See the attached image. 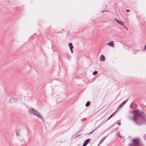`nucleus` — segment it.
I'll return each mask as SVG.
<instances>
[{
    "mask_svg": "<svg viewBox=\"0 0 146 146\" xmlns=\"http://www.w3.org/2000/svg\"><path fill=\"white\" fill-rule=\"evenodd\" d=\"M145 114L143 111L137 110V125H142L146 122V119L144 117Z\"/></svg>",
    "mask_w": 146,
    "mask_h": 146,
    "instance_id": "1",
    "label": "nucleus"
},
{
    "mask_svg": "<svg viewBox=\"0 0 146 146\" xmlns=\"http://www.w3.org/2000/svg\"><path fill=\"white\" fill-rule=\"evenodd\" d=\"M29 112L30 113L40 118L43 121V118L38 111L33 108H31L29 110Z\"/></svg>",
    "mask_w": 146,
    "mask_h": 146,
    "instance_id": "2",
    "label": "nucleus"
},
{
    "mask_svg": "<svg viewBox=\"0 0 146 146\" xmlns=\"http://www.w3.org/2000/svg\"><path fill=\"white\" fill-rule=\"evenodd\" d=\"M130 112L133 115V117H131V119L135 123H137V110L131 111Z\"/></svg>",
    "mask_w": 146,
    "mask_h": 146,
    "instance_id": "3",
    "label": "nucleus"
},
{
    "mask_svg": "<svg viewBox=\"0 0 146 146\" xmlns=\"http://www.w3.org/2000/svg\"><path fill=\"white\" fill-rule=\"evenodd\" d=\"M132 143L129 144L128 146H137V138L132 140Z\"/></svg>",
    "mask_w": 146,
    "mask_h": 146,
    "instance_id": "4",
    "label": "nucleus"
},
{
    "mask_svg": "<svg viewBox=\"0 0 146 146\" xmlns=\"http://www.w3.org/2000/svg\"><path fill=\"white\" fill-rule=\"evenodd\" d=\"M91 141L90 139H88L86 140L84 142L83 145L82 146H86Z\"/></svg>",
    "mask_w": 146,
    "mask_h": 146,
    "instance_id": "5",
    "label": "nucleus"
},
{
    "mask_svg": "<svg viewBox=\"0 0 146 146\" xmlns=\"http://www.w3.org/2000/svg\"><path fill=\"white\" fill-rule=\"evenodd\" d=\"M107 45L109 46H111L112 47H113L114 46V42L113 41H111L109 42H108Z\"/></svg>",
    "mask_w": 146,
    "mask_h": 146,
    "instance_id": "6",
    "label": "nucleus"
},
{
    "mask_svg": "<svg viewBox=\"0 0 146 146\" xmlns=\"http://www.w3.org/2000/svg\"><path fill=\"white\" fill-rule=\"evenodd\" d=\"M127 101H124L118 107L117 109H119L122 107Z\"/></svg>",
    "mask_w": 146,
    "mask_h": 146,
    "instance_id": "7",
    "label": "nucleus"
},
{
    "mask_svg": "<svg viewBox=\"0 0 146 146\" xmlns=\"http://www.w3.org/2000/svg\"><path fill=\"white\" fill-rule=\"evenodd\" d=\"M130 107L131 108L134 110L137 107V105H135L133 103H132L130 105Z\"/></svg>",
    "mask_w": 146,
    "mask_h": 146,
    "instance_id": "8",
    "label": "nucleus"
},
{
    "mask_svg": "<svg viewBox=\"0 0 146 146\" xmlns=\"http://www.w3.org/2000/svg\"><path fill=\"white\" fill-rule=\"evenodd\" d=\"M115 20L119 24L123 25L124 24V23L123 22L118 20L116 18H115Z\"/></svg>",
    "mask_w": 146,
    "mask_h": 146,
    "instance_id": "9",
    "label": "nucleus"
},
{
    "mask_svg": "<svg viewBox=\"0 0 146 146\" xmlns=\"http://www.w3.org/2000/svg\"><path fill=\"white\" fill-rule=\"evenodd\" d=\"M105 60V57L104 56L102 55L100 56V60L101 61H104Z\"/></svg>",
    "mask_w": 146,
    "mask_h": 146,
    "instance_id": "10",
    "label": "nucleus"
},
{
    "mask_svg": "<svg viewBox=\"0 0 146 146\" xmlns=\"http://www.w3.org/2000/svg\"><path fill=\"white\" fill-rule=\"evenodd\" d=\"M107 137V136H106V137H104V138L100 140V141L99 142V144H98V146H99V145L100 144H101L102 143V142L104 141V140Z\"/></svg>",
    "mask_w": 146,
    "mask_h": 146,
    "instance_id": "11",
    "label": "nucleus"
},
{
    "mask_svg": "<svg viewBox=\"0 0 146 146\" xmlns=\"http://www.w3.org/2000/svg\"><path fill=\"white\" fill-rule=\"evenodd\" d=\"M16 133L17 136H19V133H20V129L17 130H16Z\"/></svg>",
    "mask_w": 146,
    "mask_h": 146,
    "instance_id": "12",
    "label": "nucleus"
},
{
    "mask_svg": "<svg viewBox=\"0 0 146 146\" xmlns=\"http://www.w3.org/2000/svg\"><path fill=\"white\" fill-rule=\"evenodd\" d=\"M90 101H88L87 102V103L85 105V106L86 107H88L90 106Z\"/></svg>",
    "mask_w": 146,
    "mask_h": 146,
    "instance_id": "13",
    "label": "nucleus"
},
{
    "mask_svg": "<svg viewBox=\"0 0 146 146\" xmlns=\"http://www.w3.org/2000/svg\"><path fill=\"white\" fill-rule=\"evenodd\" d=\"M69 48L70 49H72L73 48V46H72V44L71 43H70L69 44H68Z\"/></svg>",
    "mask_w": 146,
    "mask_h": 146,
    "instance_id": "14",
    "label": "nucleus"
},
{
    "mask_svg": "<svg viewBox=\"0 0 146 146\" xmlns=\"http://www.w3.org/2000/svg\"><path fill=\"white\" fill-rule=\"evenodd\" d=\"M98 72L97 71H94L93 72V75H95L98 74Z\"/></svg>",
    "mask_w": 146,
    "mask_h": 146,
    "instance_id": "15",
    "label": "nucleus"
},
{
    "mask_svg": "<svg viewBox=\"0 0 146 146\" xmlns=\"http://www.w3.org/2000/svg\"><path fill=\"white\" fill-rule=\"evenodd\" d=\"M115 113V112L114 113H112L109 117L110 118H111L113 116V115Z\"/></svg>",
    "mask_w": 146,
    "mask_h": 146,
    "instance_id": "16",
    "label": "nucleus"
},
{
    "mask_svg": "<svg viewBox=\"0 0 146 146\" xmlns=\"http://www.w3.org/2000/svg\"><path fill=\"white\" fill-rule=\"evenodd\" d=\"M97 129V128L95 129L92 131L91 132H90V133L88 134V135H89V134H91L93 132H94Z\"/></svg>",
    "mask_w": 146,
    "mask_h": 146,
    "instance_id": "17",
    "label": "nucleus"
},
{
    "mask_svg": "<svg viewBox=\"0 0 146 146\" xmlns=\"http://www.w3.org/2000/svg\"><path fill=\"white\" fill-rule=\"evenodd\" d=\"M143 138L145 140H146V134L143 135Z\"/></svg>",
    "mask_w": 146,
    "mask_h": 146,
    "instance_id": "18",
    "label": "nucleus"
},
{
    "mask_svg": "<svg viewBox=\"0 0 146 146\" xmlns=\"http://www.w3.org/2000/svg\"><path fill=\"white\" fill-rule=\"evenodd\" d=\"M117 124L119 125H121V123L120 122H117Z\"/></svg>",
    "mask_w": 146,
    "mask_h": 146,
    "instance_id": "19",
    "label": "nucleus"
},
{
    "mask_svg": "<svg viewBox=\"0 0 146 146\" xmlns=\"http://www.w3.org/2000/svg\"><path fill=\"white\" fill-rule=\"evenodd\" d=\"M26 144H25V143L24 142V144H23V145H22L21 146H26Z\"/></svg>",
    "mask_w": 146,
    "mask_h": 146,
    "instance_id": "20",
    "label": "nucleus"
},
{
    "mask_svg": "<svg viewBox=\"0 0 146 146\" xmlns=\"http://www.w3.org/2000/svg\"><path fill=\"white\" fill-rule=\"evenodd\" d=\"M70 49V51H71V53H73V50H72V48H71V49Z\"/></svg>",
    "mask_w": 146,
    "mask_h": 146,
    "instance_id": "21",
    "label": "nucleus"
},
{
    "mask_svg": "<svg viewBox=\"0 0 146 146\" xmlns=\"http://www.w3.org/2000/svg\"><path fill=\"white\" fill-rule=\"evenodd\" d=\"M118 136H119V137H120V138H122V136H121V135H118Z\"/></svg>",
    "mask_w": 146,
    "mask_h": 146,
    "instance_id": "22",
    "label": "nucleus"
},
{
    "mask_svg": "<svg viewBox=\"0 0 146 146\" xmlns=\"http://www.w3.org/2000/svg\"><path fill=\"white\" fill-rule=\"evenodd\" d=\"M126 11L127 12H129V10H126Z\"/></svg>",
    "mask_w": 146,
    "mask_h": 146,
    "instance_id": "23",
    "label": "nucleus"
},
{
    "mask_svg": "<svg viewBox=\"0 0 146 146\" xmlns=\"http://www.w3.org/2000/svg\"><path fill=\"white\" fill-rule=\"evenodd\" d=\"M110 118V117H109L108 118V119H107L106 121H107V120H108Z\"/></svg>",
    "mask_w": 146,
    "mask_h": 146,
    "instance_id": "24",
    "label": "nucleus"
},
{
    "mask_svg": "<svg viewBox=\"0 0 146 146\" xmlns=\"http://www.w3.org/2000/svg\"><path fill=\"white\" fill-rule=\"evenodd\" d=\"M137 146H138V142L139 139L137 138Z\"/></svg>",
    "mask_w": 146,
    "mask_h": 146,
    "instance_id": "25",
    "label": "nucleus"
},
{
    "mask_svg": "<svg viewBox=\"0 0 146 146\" xmlns=\"http://www.w3.org/2000/svg\"><path fill=\"white\" fill-rule=\"evenodd\" d=\"M80 135H77L76 137H79Z\"/></svg>",
    "mask_w": 146,
    "mask_h": 146,
    "instance_id": "26",
    "label": "nucleus"
},
{
    "mask_svg": "<svg viewBox=\"0 0 146 146\" xmlns=\"http://www.w3.org/2000/svg\"><path fill=\"white\" fill-rule=\"evenodd\" d=\"M125 28H126V29L127 30H128V29H127V27H125Z\"/></svg>",
    "mask_w": 146,
    "mask_h": 146,
    "instance_id": "27",
    "label": "nucleus"
},
{
    "mask_svg": "<svg viewBox=\"0 0 146 146\" xmlns=\"http://www.w3.org/2000/svg\"><path fill=\"white\" fill-rule=\"evenodd\" d=\"M145 49H146V45L145 46Z\"/></svg>",
    "mask_w": 146,
    "mask_h": 146,
    "instance_id": "28",
    "label": "nucleus"
},
{
    "mask_svg": "<svg viewBox=\"0 0 146 146\" xmlns=\"http://www.w3.org/2000/svg\"><path fill=\"white\" fill-rule=\"evenodd\" d=\"M80 131H81V130L79 132H78V133H79Z\"/></svg>",
    "mask_w": 146,
    "mask_h": 146,
    "instance_id": "29",
    "label": "nucleus"
}]
</instances>
